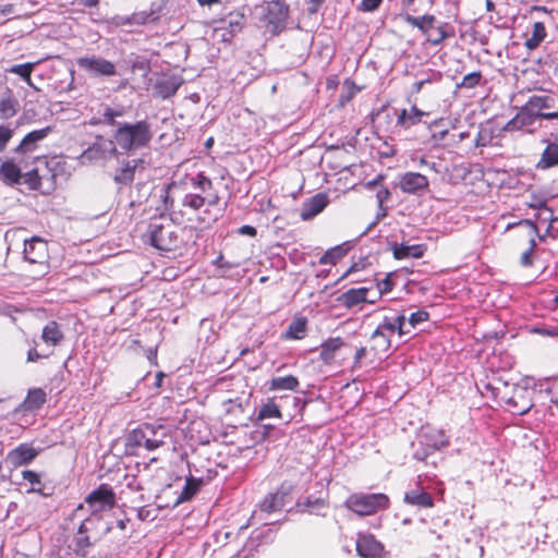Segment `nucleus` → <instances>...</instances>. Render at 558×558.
I'll return each mask as SVG.
<instances>
[{
  "instance_id": "nucleus-57",
  "label": "nucleus",
  "mask_w": 558,
  "mask_h": 558,
  "mask_svg": "<svg viewBox=\"0 0 558 558\" xmlns=\"http://www.w3.org/2000/svg\"><path fill=\"white\" fill-rule=\"evenodd\" d=\"M238 232L242 235H248V236H255L257 231L254 227L252 226H242L239 228Z\"/></svg>"
},
{
  "instance_id": "nucleus-34",
  "label": "nucleus",
  "mask_w": 558,
  "mask_h": 558,
  "mask_svg": "<svg viewBox=\"0 0 558 558\" xmlns=\"http://www.w3.org/2000/svg\"><path fill=\"white\" fill-rule=\"evenodd\" d=\"M558 165V143H548L541 159L536 163L538 169L545 170Z\"/></svg>"
},
{
  "instance_id": "nucleus-2",
  "label": "nucleus",
  "mask_w": 558,
  "mask_h": 558,
  "mask_svg": "<svg viewBox=\"0 0 558 558\" xmlns=\"http://www.w3.org/2000/svg\"><path fill=\"white\" fill-rule=\"evenodd\" d=\"M168 437V428L161 424H142L133 429L126 437L128 449L145 448L154 451L165 445Z\"/></svg>"
},
{
  "instance_id": "nucleus-32",
  "label": "nucleus",
  "mask_w": 558,
  "mask_h": 558,
  "mask_svg": "<svg viewBox=\"0 0 558 558\" xmlns=\"http://www.w3.org/2000/svg\"><path fill=\"white\" fill-rule=\"evenodd\" d=\"M404 501L409 505L417 506L421 508H432L434 506L432 496L420 488L407 492L404 495Z\"/></svg>"
},
{
  "instance_id": "nucleus-26",
  "label": "nucleus",
  "mask_w": 558,
  "mask_h": 558,
  "mask_svg": "<svg viewBox=\"0 0 558 558\" xmlns=\"http://www.w3.org/2000/svg\"><path fill=\"white\" fill-rule=\"evenodd\" d=\"M51 129L49 126L35 130L29 132L24 136L20 145L15 148L16 153H28L33 151L36 148V144L44 138L47 137V135L50 133Z\"/></svg>"
},
{
  "instance_id": "nucleus-10",
  "label": "nucleus",
  "mask_w": 558,
  "mask_h": 558,
  "mask_svg": "<svg viewBox=\"0 0 558 558\" xmlns=\"http://www.w3.org/2000/svg\"><path fill=\"white\" fill-rule=\"evenodd\" d=\"M266 10L269 31L272 35H278L286 28L289 16V5L282 0H272L267 3Z\"/></svg>"
},
{
  "instance_id": "nucleus-14",
  "label": "nucleus",
  "mask_w": 558,
  "mask_h": 558,
  "mask_svg": "<svg viewBox=\"0 0 558 558\" xmlns=\"http://www.w3.org/2000/svg\"><path fill=\"white\" fill-rule=\"evenodd\" d=\"M117 154L116 141L98 138L90 147L82 154L83 161L106 159Z\"/></svg>"
},
{
  "instance_id": "nucleus-21",
  "label": "nucleus",
  "mask_w": 558,
  "mask_h": 558,
  "mask_svg": "<svg viewBox=\"0 0 558 558\" xmlns=\"http://www.w3.org/2000/svg\"><path fill=\"white\" fill-rule=\"evenodd\" d=\"M182 82L178 76H163L154 84V94L162 99L170 98L177 94Z\"/></svg>"
},
{
  "instance_id": "nucleus-48",
  "label": "nucleus",
  "mask_w": 558,
  "mask_h": 558,
  "mask_svg": "<svg viewBox=\"0 0 558 558\" xmlns=\"http://www.w3.org/2000/svg\"><path fill=\"white\" fill-rule=\"evenodd\" d=\"M13 136V130L5 125H0V151H2Z\"/></svg>"
},
{
  "instance_id": "nucleus-63",
  "label": "nucleus",
  "mask_w": 558,
  "mask_h": 558,
  "mask_svg": "<svg viewBox=\"0 0 558 558\" xmlns=\"http://www.w3.org/2000/svg\"><path fill=\"white\" fill-rule=\"evenodd\" d=\"M80 1L83 5L88 7V8L96 7L99 2V0H80Z\"/></svg>"
},
{
  "instance_id": "nucleus-50",
  "label": "nucleus",
  "mask_w": 558,
  "mask_h": 558,
  "mask_svg": "<svg viewBox=\"0 0 558 558\" xmlns=\"http://www.w3.org/2000/svg\"><path fill=\"white\" fill-rule=\"evenodd\" d=\"M23 480L27 481L32 485L40 484V476L34 471L25 470L22 472Z\"/></svg>"
},
{
  "instance_id": "nucleus-56",
  "label": "nucleus",
  "mask_w": 558,
  "mask_h": 558,
  "mask_svg": "<svg viewBox=\"0 0 558 558\" xmlns=\"http://www.w3.org/2000/svg\"><path fill=\"white\" fill-rule=\"evenodd\" d=\"M377 286H378L379 293L384 294V293H387V292H389L391 290L392 282H391L389 277H386L385 279L379 281Z\"/></svg>"
},
{
  "instance_id": "nucleus-45",
  "label": "nucleus",
  "mask_w": 558,
  "mask_h": 558,
  "mask_svg": "<svg viewBox=\"0 0 558 558\" xmlns=\"http://www.w3.org/2000/svg\"><path fill=\"white\" fill-rule=\"evenodd\" d=\"M191 184L194 189L199 190L202 193H206L213 187L211 180L202 172L196 177L191 178Z\"/></svg>"
},
{
  "instance_id": "nucleus-6",
  "label": "nucleus",
  "mask_w": 558,
  "mask_h": 558,
  "mask_svg": "<svg viewBox=\"0 0 558 558\" xmlns=\"http://www.w3.org/2000/svg\"><path fill=\"white\" fill-rule=\"evenodd\" d=\"M100 522L99 518H87L84 520L72 539L70 548L73 553L82 558L88 556L90 548L95 545L96 541H92L90 533L94 531L95 526Z\"/></svg>"
},
{
  "instance_id": "nucleus-60",
  "label": "nucleus",
  "mask_w": 558,
  "mask_h": 558,
  "mask_svg": "<svg viewBox=\"0 0 558 558\" xmlns=\"http://www.w3.org/2000/svg\"><path fill=\"white\" fill-rule=\"evenodd\" d=\"M541 218L544 220V221H549L550 223H553L556 218L554 217V213L548 209V208H545L542 213H541Z\"/></svg>"
},
{
  "instance_id": "nucleus-4",
  "label": "nucleus",
  "mask_w": 558,
  "mask_h": 558,
  "mask_svg": "<svg viewBox=\"0 0 558 558\" xmlns=\"http://www.w3.org/2000/svg\"><path fill=\"white\" fill-rule=\"evenodd\" d=\"M146 238L154 247L160 251H174L180 244L177 227L169 221H151Z\"/></svg>"
},
{
  "instance_id": "nucleus-13",
  "label": "nucleus",
  "mask_w": 558,
  "mask_h": 558,
  "mask_svg": "<svg viewBox=\"0 0 558 558\" xmlns=\"http://www.w3.org/2000/svg\"><path fill=\"white\" fill-rule=\"evenodd\" d=\"M429 185L428 179L418 172H405L400 175L398 186L408 194L421 195Z\"/></svg>"
},
{
  "instance_id": "nucleus-28",
  "label": "nucleus",
  "mask_w": 558,
  "mask_h": 558,
  "mask_svg": "<svg viewBox=\"0 0 558 558\" xmlns=\"http://www.w3.org/2000/svg\"><path fill=\"white\" fill-rule=\"evenodd\" d=\"M19 100L11 90L0 95V118L3 120L14 117L19 110Z\"/></svg>"
},
{
  "instance_id": "nucleus-49",
  "label": "nucleus",
  "mask_w": 558,
  "mask_h": 558,
  "mask_svg": "<svg viewBox=\"0 0 558 558\" xmlns=\"http://www.w3.org/2000/svg\"><path fill=\"white\" fill-rule=\"evenodd\" d=\"M383 0H362L359 10L363 12H374L379 8Z\"/></svg>"
},
{
  "instance_id": "nucleus-38",
  "label": "nucleus",
  "mask_w": 558,
  "mask_h": 558,
  "mask_svg": "<svg viewBox=\"0 0 558 558\" xmlns=\"http://www.w3.org/2000/svg\"><path fill=\"white\" fill-rule=\"evenodd\" d=\"M307 320L305 317H295L288 329L286 330L284 338L287 339H303L306 335Z\"/></svg>"
},
{
  "instance_id": "nucleus-15",
  "label": "nucleus",
  "mask_w": 558,
  "mask_h": 558,
  "mask_svg": "<svg viewBox=\"0 0 558 558\" xmlns=\"http://www.w3.org/2000/svg\"><path fill=\"white\" fill-rule=\"evenodd\" d=\"M356 553L361 558H383L384 545L374 535L360 533L356 539Z\"/></svg>"
},
{
  "instance_id": "nucleus-11",
  "label": "nucleus",
  "mask_w": 558,
  "mask_h": 558,
  "mask_svg": "<svg viewBox=\"0 0 558 558\" xmlns=\"http://www.w3.org/2000/svg\"><path fill=\"white\" fill-rule=\"evenodd\" d=\"M85 502L93 513H97L113 508L116 505V495L112 488L102 484L86 496Z\"/></svg>"
},
{
  "instance_id": "nucleus-44",
  "label": "nucleus",
  "mask_w": 558,
  "mask_h": 558,
  "mask_svg": "<svg viewBox=\"0 0 558 558\" xmlns=\"http://www.w3.org/2000/svg\"><path fill=\"white\" fill-rule=\"evenodd\" d=\"M35 63H23L12 65L8 71L13 74L20 75L27 85L33 86L31 74Z\"/></svg>"
},
{
  "instance_id": "nucleus-19",
  "label": "nucleus",
  "mask_w": 558,
  "mask_h": 558,
  "mask_svg": "<svg viewBox=\"0 0 558 558\" xmlns=\"http://www.w3.org/2000/svg\"><path fill=\"white\" fill-rule=\"evenodd\" d=\"M39 453V450L35 449L28 444H22L14 448L8 453V461L14 468L26 465L31 463Z\"/></svg>"
},
{
  "instance_id": "nucleus-53",
  "label": "nucleus",
  "mask_w": 558,
  "mask_h": 558,
  "mask_svg": "<svg viewBox=\"0 0 558 558\" xmlns=\"http://www.w3.org/2000/svg\"><path fill=\"white\" fill-rule=\"evenodd\" d=\"M418 163H420V166L427 167L428 169H430L432 171H434L436 173H440L441 172V169H440L441 165L440 163L435 162V161H428L424 157L420 158Z\"/></svg>"
},
{
  "instance_id": "nucleus-47",
  "label": "nucleus",
  "mask_w": 558,
  "mask_h": 558,
  "mask_svg": "<svg viewBox=\"0 0 558 558\" xmlns=\"http://www.w3.org/2000/svg\"><path fill=\"white\" fill-rule=\"evenodd\" d=\"M429 314L426 311H417L410 315L408 324L410 327L415 328L420 324L428 320Z\"/></svg>"
},
{
  "instance_id": "nucleus-27",
  "label": "nucleus",
  "mask_w": 558,
  "mask_h": 558,
  "mask_svg": "<svg viewBox=\"0 0 558 558\" xmlns=\"http://www.w3.org/2000/svg\"><path fill=\"white\" fill-rule=\"evenodd\" d=\"M425 116H427V112L422 111L416 106H412L409 111L407 109H402L399 112L397 124L404 129H410L411 126L418 124Z\"/></svg>"
},
{
  "instance_id": "nucleus-52",
  "label": "nucleus",
  "mask_w": 558,
  "mask_h": 558,
  "mask_svg": "<svg viewBox=\"0 0 558 558\" xmlns=\"http://www.w3.org/2000/svg\"><path fill=\"white\" fill-rule=\"evenodd\" d=\"M243 19H244L243 15H239L238 14V15H235L234 19L229 21V26L231 28V35H233L234 33L241 31L242 25H243Z\"/></svg>"
},
{
  "instance_id": "nucleus-42",
  "label": "nucleus",
  "mask_w": 558,
  "mask_h": 558,
  "mask_svg": "<svg viewBox=\"0 0 558 558\" xmlns=\"http://www.w3.org/2000/svg\"><path fill=\"white\" fill-rule=\"evenodd\" d=\"M524 223L530 228V247L521 255V264L523 266H531L532 265V253L536 245V242L533 238V234L537 233V228L534 222L530 220H525Z\"/></svg>"
},
{
  "instance_id": "nucleus-39",
  "label": "nucleus",
  "mask_w": 558,
  "mask_h": 558,
  "mask_svg": "<svg viewBox=\"0 0 558 558\" xmlns=\"http://www.w3.org/2000/svg\"><path fill=\"white\" fill-rule=\"evenodd\" d=\"M342 345L343 341L339 337L328 339L322 344L319 353L320 359L325 363H330L335 357L336 351L339 350Z\"/></svg>"
},
{
  "instance_id": "nucleus-5",
  "label": "nucleus",
  "mask_w": 558,
  "mask_h": 558,
  "mask_svg": "<svg viewBox=\"0 0 558 558\" xmlns=\"http://www.w3.org/2000/svg\"><path fill=\"white\" fill-rule=\"evenodd\" d=\"M344 505L359 515H371L388 508L389 498L385 494H352Z\"/></svg>"
},
{
  "instance_id": "nucleus-43",
  "label": "nucleus",
  "mask_w": 558,
  "mask_h": 558,
  "mask_svg": "<svg viewBox=\"0 0 558 558\" xmlns=\"http://www.w3.org/2000/svg\"><path fill=\"white\" fill-rule=\"evenodd\" d=\"M272 417L280 418L281 412H280L278 405L275 403V401L269 399L266 403H264L260 407V409L258 411L257 418L263 421V420L272 418Z\"/></svg>"
},
{
  "instance_id": "nucleus-30",
  "label": "nucleus",
  "mask_w": 558,
  "mask_h": 558,
  "mask_svg": "<svg viewBox=\"0 0 558 558\" xmlns=\"http://www.w3.org/2000/svg\"><path fill=\"white\" fill-rule=\"evenodd\" d=\"M352 245L350 242L336 245L327 250L319 258L320 265H336L339 259L344 257L351 250Z\"/></svg>"
},
{
  "instance_id": "nucleus-64",
  "label": "nucleus",
  "mask_w": 558,
  "mask_h": 558,
  "mask_svg": "<svg viewBox=\"0 0 558 558\" xmlns=\"http://www.w3.org/2000/svg\"><path fill=\"white\" fill-rule=\"evenodd\" d=\"M547 306L555 308L558 305V295H555L551 300H548Z\"/></svg>"
},
{
  "instance_id": "nucleus-54",
  "label": "nucleus",
  "mask_w": 558,
  "mask_h": 558,
  "mask_svg": "<svg viewBox=\"0 0 558 558\" xmlns=\"http://www.w3.org/2000/svg\"><path fill=\"white\" fill-rule=\"evenodd\" d=\"M102 116H104L105 122H107L108 124H113L114 118L121 116V113L118 111H114L111 108H106Z\"/></svg>"
},
{
  "instance_id": "nucleus-35",
  "label": "nucleus",
  "mask_w": 558,
  "mask_h": 558,
  "mask_svg": "<svg viewBox=\"0 0 558 558\" xmlns=\"http://www.w3.org/2000/svg\"><path fill=\"white\" fill-rule=\"evenodd\" d=\"M46 392L41 388L31 389L23 402V409L25 411H37L46 402Z\"/></svg>"
},
{
  "instance_id": "nucleus-12",
  "label": "nucleus",
  "mask_w": 558,
  "mask_h": 558,
  "mask_svg": "<svg viewBox=\"0 0 558 558\" xmlns=\"http://www.w3.org/2000/svg\"><path fill=\"white\" fill-rule=\"evenodd\" d=\"M148 166L149 162L145 158L130 159L116 171L113 180L118 184L128 185L133 182L137 172L145 170Z\"/></svg>"
},
{
  "instance_id": "nucleus-58",
  "label": "nucleus",
  "mask_w": 558,
  "mask_h": 558,
  "mask_svg": "<svg viewBox=\"0 0 558 558\" xmlns=\"http://www.w3.org/2000/svg\"><path fill=\"white\" fill-rule=\"evenodd\" d=\"M324 2L325 0H310L308 12L311 14L316 13Z\"/></svg>"
},
{
  "instance_id": "nucleus-9",
  "label": "nucleus",
  "mask_w": 558,
  "mask_h": 558,
  "mask_svg": "<svg viewBox=\"0 0 558 558\" xmlns=\"http://www.w3.org/2000/svg\"><path fill=\"white\" fill-rule=\"evenodd\" d=\"M397 330L400 336L411 332V330L407 327L405 316L403 314L398 315L393 319L385 317L383 323H380L376 330L373 332L372 339L383 340V347L385 349H389L390 338L387 332L392 335Z\"/></svg>"
},
{
  "instance_id": "nucleus-24",
  "label": "nucleus",
  "mask_w": 558,
  "mask_h": 558,
  "mask_svg": "<svg viewBox=\"0 0 558 558\" xmlns=\"http://www.w3.org/2000/svg\"><path fill=\"white\" fill-rule=\"evenodd\" d=\"M390 250L396 259L421 258L425 253V246L422 244L407 245L403 243H391Z\"/></svg>"
},
{
  "instance_id": "nucleus-33",
  "label": "nucleus",
  "mask_w": 558,
  "mask_h": 558,
  "mask_svg": "<svg viewBox=\"0 0 558 558\" xmlns=\"http://www.w3.org/2000/svg\"><path fill=\"white\" fill-rule=\"evenodd\" d=\"M454 36V29L449 23H439L428 35L426 41L432 46H440L447 38Z\"/></svg>"
},
{
  "instance_id": "nucleus-18",
  "label": "nucleus",
  "mask_w": 558,
  "mask_h": 558,
  "mask_svg": "<svg viewBox=\"0 0 558 558\" xmlns=\"http://www.w3.org/2000/svg\"><path fill=\"white\" fill-rule=\"evenodd\" d=\"M329 198L325 193H318L303 202L300 217L302 220H311L320 214L328 205Z\"/></svg>"
},
{
  "instance_id": "nucleus-37",
  "label": "nucleus",
  "mask_w": 558,
  "mask_h": 558,
  "mask_svg": "<svg viewBox=\"0 0 558 558\" xmlns=\"http://www.w3.org/2000/svg\"><path fill=\"white\" fill-rule=\"evenodd\" d=\"M547 33L544 23L535 22L533 24L532 35L525 40L524 46L527 50H535L545 39Z\"/></svg>"
},
{
  "instance_id": "nucleus-40",
  "label": "nucleus",
  "mask_w": 558,
  "mask_h": 558,
  "mask_svg": "<svg viewBox=\"0 0 558 558\" xmlns=\"http://www.w3.org/2000/svg\"><path fill=\"white\" fill-rule=\"evenodd\" d=\"M299 386V380L292 375L275 377L270 380V390H295Z\"/></svg>"
},
{
  "instance_id": "nucleus-51",
  "label": "nucleus",
  "mask_w": 558,
  "mask_h": 558,
  "mask_svg": "<svg viewBox=\"0 0 558 558\" xmlns=\"http://www.w3.org/2000/svg\"><path fill=\"white\" fill-rule=\"evenodd\" d=\"M306 507L311 509L312 513L320 514V510L325 508V502L323 499L307 500Z\"/></svg>"
},
{
  "instance_id": "nucleus-16",
  "label": "nucleus",
  "mask_w": 558,
  "mask_h": 558,
  "mask_svg": "<svg viewBox=\"0 0 558 558\" xmlns=\"http://www.w3.org/2000/svg\"><path fill=\"white\" fill-rule=\"evenodd\" d=\"M47 243L39 236L24 241V258L31 264H40L47 257Z\"/></svg>"
},
{
  "instance_id": "nucleus-20",
  "label": "nucleus",
  "mask_w": 558,
  "mask_h": 558,
  "mask_svg": "<svg viewBox=\"0 0 558 558\" xmlns=\"http://www.w3.org/2000/svg\"><path fill=\"white\" fill-rule=\"evenodd\" d=\"M218 202L219 196L217 194L205 197L198 193H186L181 199V205L184 208L197 211L204 206L214 207L218 204Z\"/></svg>"
},
{
  "instance_id": "nucleus-1",
  "label": "nucleus",
  "mask_w": 558,
  "mask_h": 558,
  "mask_svg": "<svg viewBox=\"0 0 558 558\" xmlns=\"http://www.w3.org/2000/svg\"><path fill=\"white\" fill-rule=\"evenodd\" d=\"M116 144L123 150L146 147L153 138L150 124L145 121L120 124L114 133Z\"/></svg>"
},
{
  "instance_id": "nucleus-3",
  "label": "nucleus",
  "mask_w": 558,
  "mask_h": 558,
  "mask_svg": "<svg viewBox=\"0 0 558 558\" xmlns=\"http://www.w3.org/2000/svg\"><path fill=\"white\" fill-rule=\"evenodd\" d=\"M493 395L505 403L508 411L517 415L527 413L533 407L532 391L525 387L517 385L509 387L505 384L504 389L493 388Z\"/></svg>"
},
{
  "instance_id": "nucleus-8",
  "label": "nucleus",
  "mask_w": 558,
  "mask_h": 558,
  "mask_svg": "<svg viewBox=\"0 0 558 558\" xmlns=\"http://www.w3.org/2000/svg\"><path fill=\"white\" fill-rule=\"evenodd\" d=\"M80 70L89 76L102 77L117 75L116 64L107 59L97 56H86L76 59Z\"/></svg>"
},
{
  "instance_id": "nucleus-59",
  "label": "nucleus",
  "mask_w": 558,
  "mask_h": 558,
  "mask_svg": "<svg viewBox=\"0 0 558 558\" xmlns=\"http://www.w3.org/2000/svg\"><path fill=\"white\" fill-rule=\"evenodd\" d=\"M365 354H366V349L364 347H361L360 349L356 350V352L354 354V366L360 365L361 360L365 356Z\"/></svg>"
},
{
  "instance_id": "nucleus-61",
  "label": "nucleus",
  "mask_w": 558,
  "mask_h": 558,
  "mask_svg": "<svg viewBox=\"0 0 558 558\" xmlns=\"http://www.w3.org/2000/svg\"><path fill=\"white\" fill-rule=\"evenodd\" d=\"M432 82V78L430 77H427V78H423L421 81H417L413 84V90L415 93H420L421 89L423 88V86L426 84V83H430Z\"/></svg>"
},
{
  "instance_id": "nucleus-41",
  "label": "nucleus",
  "mask_w": 558,
  "mask_h": 558,
  "mask_svg": "<svg viewBox=\"0 0 558 558\" xmlns=\"http://www.w3.org/2000/svg\"><path fill=\"white\" fill-rule=\"evenodd\" d=\"M201 485V481L195 478H187L185 485L178 496L177 504H182L191 500L195 494L198 492Z\"/></svg>"
},
{
  "instance_id": "nucleus-46",
  "label": "nucleus",
  "mask_w": 558,
  "mask_h": 558,
  "mask_svg": "<svg viewBox=\"0 0 558 558\" xmlns=\"http://www.w3.org/2000/svg\"><path fill=\"white\" fill-rule=\"evenodd\" d=\"M481 78H482L481 72L469 73V74L464 75V77L459 86L464 87V88H474L480 84Z\"/></svg>"
},
{
  "instance_id": "nucleus-25",
  "label": "nucleus",
  "mask_w": 558,
  "mask_h": 558,
  "mask_svg": "<svg viewBox=\"0 0 558 558\" xmlns=\"http://www.w3.org/2000/svg\"><path fill=\"white\" fill-rule=\"evenodd\" d=\"M63 339L64 335L57 322L50 320L43 328L41 340L47 347L54 348L61 344Z\"/></svg>"
},
{
  "instance_id": "nucleus-22",
  "label": "nucleus",
  "mask_w": 558,
  "mask_h": 558,
  "mask_svg": "<svg viewBox=\"0 0 558 558\" xmlns=\"http://www.w3.org/2000/svg\"><path fill=\"white\" fill-rule=\"evenodd\" d=\"M403 20L412 27H416L425 36V39L428 38V35L432 34V31L436 26V17L433 14H424L421 16L405 14L403 15Z\"/></svg>"
},
{
  "instance_id": "nucleus-36",
  "label": "nucleus",
  "mask_w": 558,
  "mask_h": 558,
  "mask_svg": "<svg viewBox=\"0 0 558 558\" xmlns=\"http://www.w3.org/2000/svg\"><path fill=\"white\" fill-rule=\"evenodd\" d=\"M0 179L7 184H16L21 179V170L13 161L7 160L0 166Z\"/></svg>"
},
{
  "instance_id": "nucleus-55",
  "label": "nucleus",
  "mask_w": 558,
  "mask_h": 558,
  "mask_svg": "<svg viewBox=\"0 0 558 558\" xmlns=\"http://www.w3.org/2000/svg\"><path fill=\"white\" fill-rule=\"evenodd\" d=\"M48 356H49V353L41 354L37 351L36 348H33V349L28 350V352H27V362H36L39 359L48 357Z\"/></svg>"
},
{
  "instance_id": "nucleus-17",
  "label": "nucleus",
  "mask_w": 558,
  "mask_h": 558,
  "mask_svg": "<svg viewBox=\"0 0 558 558\" xmlns=\"http://www.w3.org/2000/svg\"><path fill=\"white\" fill-rule=\"evenodd\" d=\"M554 98L550 96H538L534 95L530 97V99L526 101V107L535 113L537 119H546V120H554L558 119V111L555 112H542L545 109H550L554 107Z\"/></svg>"
},
{
  "instance_id": "nucleus-7",
  "label": "nucleus",
  "mask_w": 558,
  "mask_h": 558,
  "mask_svg": "<svg viewBox=\"0 0 558 558\" xmlns=\"http://www.w3.org/2000/svg\"><path fill=\"white\" fill-rule=\"evenodd\" d=\"M417 444L423 449H416L413 457L418 461H424L432 452L447 446L448 439L442 430L424 429L417 437Z\"/></svg>"
},
{
  "instance_id": "nucleus-62",
  "label": "nucleus",
  "mask_w": 558,
  "mask_h": 558,
  "mask_svg": "<svg viewBox=\"0 0 558 558\" xmlns=\"http://www.w3.org/2000/svg\"><path fill=\"white\" fill-rule=\"evenodd\" d=\"M201 7H211L213 4H219L220 0H197Z\"/></svg>"
},
{
  "instance_id": "nucleus-29",
  "label": "nucleus",
  "mask_w": 558,
  "mask_h": 558,
  "mask_svg": "<svg viewBox=\"0 0 558 558\" xmlns=\"http://www.w3.org/2000/svg\"><path fill=\"white\" fill-rule=\"evenodd\" d=\"M368 292L367 288H359V289H350L347 292L342 293L338 301L341 305L347 308H352L361 303L367 302L366 294Z\"/></svg>"
},
{
  "instance_id": "nucleus-23",
  "label": "nucleus",
  "mask_w": 558,
  "mask_h": 558,
  "mask_svg": "<svg viewBox=\"0 0 558 558\" xmlns=\"http://www.w3.org/2000/svg\"><path fill=\"white\" fill-rule=\"evenodd\" d=\"M537 117L532 112L526 105L522 106L515 117L511 119L505 126L506 131L521 130L523 128L532 126Z\"/></svg>"
},
{
  "instance_id": "nucleus-31",
  "label": "nucleus",
  "mask_w": 558,
  "mask_h": 558,
  "mask_svg": "<svg viewBox=\"0 0 558 558\" xmlns=\"http://www.w3.org/2000/svg\"><path fill=\"white\" fill-rule=\"evenodd\" d=\"M286 497L287 493L282 490L268 494L259 505L260 510L267 513L281 510L284 506Z\"/></svg>"
}]
</instances>
